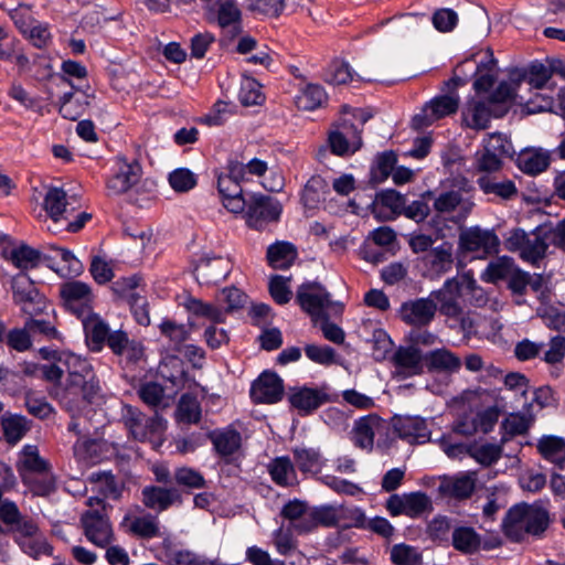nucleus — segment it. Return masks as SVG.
Wrapping results in <instances>:
<instances>
[{
  "label": "nucleus",
  "instance_id": "nucleus-61",
  "mask_svg": "<svg viewBox=\"0 0 565 565\" xmlns=\"http://www.w3.org/2000/svg\"><path fill=\"white\" fill-rule=\"evenodd\" d=\"M303 351L317 364L329 366L338 363L335 350L329 345L306 344Z\"/></svg>",
  "mask_w": 565,
  "mask_h": 565
},
{
  "label": "nucleus",
  "instance_id": "nucleus-10",
  "mask_svg": "<svg viewBox=\"0 0 565 565\" xmlns=\"http://www.w3.org/2000/svg\"><path fill=\"white\" fill-rule=\"evenodd\" d=\"M287 399L290 408L297 411L299 416L306 417L312 415L321 406L337 402L338 395L329 393L327 385L317 387L302 385L289 387Z\"/></svg>",
  "mask_w": 565,
  "mask_h": 565
},
{
  "label": "nucleus",
  "instance_id": "nucleus-60",
  "mask_svg": "<svg viewBox=\"0 0 565 565\" xmlns=\"http://www.w3.org/2000/svg\"><path fill=\"white\" fill-rule=\"evenodd\" d=\"M440 490L452 498L467 499L475 490V481L469 476H462L447 484H441Z\"/></svg>",
  "mask_w": 565,
  "mask_h": 565
},
{
  "label": "nucleus",
  "instance_id": "nucleus-26",
  "mask_svg": "<svg viewBox=\"0 0 565 565\" xmlns=\"http://www.w3.org/2000/svg\"><path fill=\"white\" fill-rule=\"evenodd\" d=\"M381 417L376 414H369L358 418L353 425V441L354 445L361 449L373 448L374 444V427L379 425Z\"/></svg>",
  "mask_w": 565,
  "mask_h": 565
},
{
  "label": "nucleus",
  "instance_id": "nucleus-20",
  "mask_svg": "<svg viewBox=\"0 0 565 565\" xmlns=\"http://www.w3.org/2000/svg\"><path fill=\"white\" fill-rule=\"evenodd\" d=\"M318 526L339 527V509L332 504H320L313 507L309 512V518L295 524V530L299 534H307Z\"/></svg>",
  "mask_w": 565,
  "mask_h": 565
},
{
  "label": "nucleus",
  "instance_id": "nucleus-29",
  "mask_svg": "<svg viewBox=\"0 0 565 565\" xmlns=\"http://www.w3.org/2000/svg\"><path fill=\"white\" fill-rule=\"evenodd\" d=\"M425 264L436 274L448 273L452 268V244L444 242L439 246L431 248L424 256Z\"/></svg>",
  "mask_w": 565,
  "mask_h": 565
},
{
  "label": "nucleus",
  "instance_id": "nucleus-57",
  "mask_svg": "<svg viewBox=\"0 0 565 565\" xmlns=\"http://www.w3.org/2000/svg\"><path fill=\"white\" fill-rule=\"evenodd\" d=\"M291 277H284L281 275H274L269 279L268 291L273 300L277 305H286L292 297V291L288 285Z\"/></svg>",
  "mask_w": 565,
  "mask_h": 565
},
{
  "label": "nucleus",
  "instance_id": "nucleus-8",
  "mask_svg": "<svg viewBox=\"0 0 565 565\" xmlns=\"http://www.w3.org/2000/svg\"><path fill=\"white\" fill-rule=\"evenodd\" d=\"M296 302L301 310L308 313L315 321L328 315L326 309L332 306H339L343 309L342 302H333L327 288L319 281L307 280L298 286L296 291Z\"/></svg>",
  "mask_w": 565,
  "mask_h": 565
},
{
  "label": "nucleus",
  "instance_id": "nucleus-4",
  "mask_svg": "<svg viewBox=\"0 0 565 565\" xmlns=\"http://www.w3.org/2000/svg\"><path fill=\"white\" fill-rule=\"evenodd\" d=\"M53 396V394H51ZM54 397L67 412H81L103 401V390L96 373L65 381Z\"/></svg>",
  "mask_w": 565,
  "mask_h": 565
},
{
  "label": "nucleus",
  "instance_id": "nucleus-59",
  "mask_svg": "<svg viewBox=\"0 0 565 565\" xmlns=\"http://www.w3.org/2000/svg\"><path fill=\"white\" fill-rule=\"evenodd\" d=\"M404 201H407L406 196L395 189L382 190L376 193L375 196V202L383 207H387L394 215L393 217H387L386 220H394L399 215Z\"/></svg>",
  "mask_w": 565,
  "mask_h": 565
},
{
  "label": "nucleus",
  "instance_id": "nucleus-30",
  "mask_svg": "<svg viewBox=\"0 0 565 565\" xmlns=\"http://www.w3.org/2000/svg\"><path fill=\"white\" fill-rule=\"evenodd\" d=\"M1 426L4 440L9 445L18 444L31 429V420L19 414L2 416Z\"/></svg>",
  "mask_w": 565,
  "mask_h": 565
},
{
  "label": "nucleus",
  "instance_id": "nucleus-13",
  "mask_svg": "<svg viewBox=\"0 0 565 565\" xmlns=\"http://www.w3.org/2000/svg\"><path fill=\"white\" fill-rule=\"evenodd\" d=\"M140 175L141 166L138 161L128 162L126 158L117 157L106 181V188L115 195L126 193L137 184Z\"/></svg>",
  "mask_w": 565,
  "mask_h": 565
},
{
  "label": "nucleus",
  "instance_id": "nucleus-25",
  "mask_svg": "<svg viewBox=\"0 0 565 565\" xmlns=\"http://www.w3.org/2000/svg\"><path fill=\"white\" fill-rule=\"evenodd\" d=\"M297 258L296 246L286 241L276 242L268 246L266 259L268 266L278 270L289 269Z\"/></svg>",
  "mask_w": 565,
  "mask_h": 565
},
{
  "label": "nucleus",
  "instance_id": "nucleus-44",
  "mask_svg": "<svg viewBox=\"0 0 565 565\" xmlns=\"http://www.w3.org/2000/svg\"><path fill=\"white\" fill-rule=\"evenodd\" d=\"M503 445L501 441L500 444L486 443L481 446L471 444L469 457L473 458L482 467H491L501 459Z\"/></svg>",
  "mask_w": 565,
  "mask_h": 565
},
{
  "label": "nucleus",
  "instance_id": "nucleus-15",
  "mask_svg": "<svg viewBox=\"0 0 565 565\" xmlns=\"http://www.w3.org/2000/svg\"><path fill=\"white\" fill-rule=\"evenodd\" d=\"M284 391L282 379L266 370L252 383L249 396L255 404H276L282 399Z\"/></svg>",
  "mask_w": 565,
  "mask_h": 565
},
{
  "label": "nucleus",
  "instance_id": "nucleus-31",
  "mask_svg": "<svg viewBox=\"0 0 565 565\" xmlns=\"http://www.w3.org/2000/svg\"><path fill=\"white\" fill-rule=\"evenodd\" d=\"M397 163V154L393 150L377 153L375 164L370 170V183L373 186L384 182L393 172Z\"/></svg>",
  "mask_w": 565,
  "mask_h": 565
},
{
  "label": "nucleus",
  "instance_id": "nucleus-12",
  "mask_svg": "<svg viewBox=\"0 0 565 565\" xmlns=\"http://www.w3.org/2000/svg\"><path fill=\"white\" fill-rule=\"evenodd\" d=\"M458 245L462 253H479L486 258L499 253L500 239L493 230L471 226L460 232Z\"/></svg>",
  "mask_w": 565,
  "mask_h": 565
},
{
  "label": "nucleus",
  "instance_id": "nucleus-1",
  "mask_svg": "<svg viewBox=\"0 0 565 565\" xmlns=\"http://www.w3.org/2000/svg\"><path fill=\"white\" fill-rule=\"evenodd\" d=\"M391 362L394 377L407 380L427 373H458L462 362L459 356L446 348L426 353L416 345H399L393 353Z\"/></svg>",
  "mask_w": 565,
  "mask_h": 565
},
{
  "label": "nucleus",
  "instance_id": "nucleus-11",
  "mask_svg": "<svg viewBox=\"0 0 565 565\" xmlns=\"http://www.w3.org/2000/svg\"><path fill=\"white\" fill-rule=\"evenodd\" d=\"M60 298L65 311L77 319L89 317L94 311V294L88 284L81 280L65 281L60 286Z\"/></svg>",
  "mask_w": 565,
  "mask_h": 565
},
{
  "label": "nucleus",
  "instance_id": "nucleus-62",
  "mask_svg": "<svg viewBox=\"0 0 565 565\" xmlns=\"http://www.w3.org/2000/svg\"><path fill=\"white\" fill-rule=\"evenodd\" d=\"M14 542L20 546L23 553L34 559H38L41 555H52L53 553V546L45 540L14 537Z\"/></svg>",
  "mask_w": 565,
  "mask_h": 565
},
{
  "label": "nucleus",
  "instance_id": "nucleus-53",
  "mask_svg": "<svg viewBox=\"0 0 565 565\" xmlns=\"http://www.w3.org/2000/svg\"><path fill=\"white\" fill-rule=\"evenodd\" d=\"M186 308L192 315L207 318L214 323H223L225 320L224 313L220 308L201 299L190 298Z\"/></svg>",
  "mask_w": 565,
  "mask_h": 565
},
{
  "label": "nucleus",
  "instance_id": "nucleus-64",
  "mask_svg": "<svg viewBox=\"0 0 565 565\" xmlns=\"http://www.w3.org/2000/svg\"><path fill=\"white\" fill-rule=\"evenodd\" d=\"M7 347L17 352H26L32 348V337L25 324L23 328H13L8 331Z\"/></svg>",
  "mask_w": 565,
  "mask_h": 565
},
{
  "label": "nucleus",
  "instance_id": "nucleus-35",
  "mask_svg": "<svg viewBox=\"0 0 565 565\" xmlns=\"http://www.w3.org/2000/svg\"><path fill=\"white\" fill-rule=\"evenodd\" d=\"M540 455L552 462L565 461V439L554 435L542 436L537 441Z\"/></svg>",
  "mask_w": 565,
  "mask_h": 565
},
{
  "label": "nucleus",
  "instance_id": "nucleus-3",
  "mask_svg": "<svg viewBox=\"0 0 565 565\" xmlns=\"http://www.w3.org/2000/svg\"><path fill=\"white\" fill-rule=\"evenodd\" d=\"M550 524V512L544 507L520 502L507 511L501 527L509 541L521 543L526 535L542 539Z\"/></svg>",
  "mask_w": 565,
  "mask_h": 565
},
{
  "label": "nucleus",
  "instance_id": "nucleus-6",
  "mask_svg": "<svg viewBox=\"0 0 565 565\" xmlns=\"http://www.w3.org/2000/svg\"><path fill=\"white\" fill-rule=\"evenodd\" d=\"M245 202V221L249 228L263 231L269 223L278 222L281 216L282 205L270 195L247 193Z\"/></svg>",
  "mask_w": 565,
  "mask_h": 565
},
{
  "label": "nucleus",
  "instance_id": "nucleus-2",
  "mask_svg": "<svg viewBox=\"0 0 565 565\" xmlns=\"http://www.w3.org/2000/svg\"><path fill=\"white\" fill-rule=\"evenodd\" d=\"M551 77V68L547 62L534 61L526 67L511 68L507 77L497 83V89L493 94L494 104L531 102L532 99L526 98V93L544 88Z\"/></svg>",
  "mask_w": 565,
  "mask_h": 565
},
{
  "label": "nucleus",
  "instance_id": "nucleus-23",
  "mask_svg": "<svg viewBox=\"0 0 565 565\" xmlns=\"http://www.w3.org/2000/svg\"><path fill=\"white\" fill-rule=\"evenodd\" d=\"M217 191L221 195L224 207L232 213H242L246 206V198L242 189V183L223 177H217Z\"/></svg>",
  "mask_w": 565,
  "mask_h": 565
},
{
  "label": "nucleus",
  "instance_id": "nucleus-7",
  "mask_svg": "<svg viewBox=\"0 0 565 565\" xmlns=\"http://www.w3.org/2000/svg\"><path fill=\"white\" fill-rule=\"evenodd\" d=\"M207 438L213 446L220 462L241 469L244 454L242 451V435L232 425L207 431Z\"/></svg>",
  "mask_w": 565,
  "mask_h": 565
},
{
  "label": "nucleus",
  "instance_id": "nucleus-41",
  "mask_svg": "<svg viewBox=\"0 0 565 565\" xmlns=\"http://www.w3.org/2000/svg\"><path fill=\"white\" fill-rule=\"evenodd\" d=\"M467 81L455 76L448 82L445 83L441 95L433 98L425 106H459L461 104L460 96L458 94V89L460 87H465Z\"/></svg>",
  "mask_w": 565,
  "mask_h": 565
},
{
  "label": "nucleus",
  "instance_id": "nucleus-38",
  "mask_svg": "<svg viewBox=\"0 0 565 565\" xmlns=\"http://www.w3.org/2000/svg\"><path fill=\"white\" fill-rule=\"evenodd\" d=\"M550 163V153L542 150L522 153L518 159L519 168L529 175L540 174L548 168Z\"/></svg>",
  "mask_w": 565,
  "mask_h": 565
},
{
  "label": "nucleus",
  "instance_id": "nucleus-63",
  "mask_svg": "<svg viewBox=\"0 0 565 565\" xmlns=\"http://www.w3.org/2000/svg\"><path fill=\"white\" fill-rule=\"evenodd\" d=\"M450 527L451 523L448 516L437 515L428 523L427 533L433 542L444 544L449 541Z\"/></svg>",
  "mask_w": 565,
  "mask_h": 565
},
{
  "label": "nucleus",
  "instance_id": "nucleus-50",
  "mask_svg": "<svg viewBox=\"0 0 565 565\" xmlns=\"http://www.w3.org/2000/svg\"><path fill=\"white\" fill-rule=\"evenodd\" d=\"M500 428L502 431L501 443L505 444L512 437L526 434L529 430V419L520 413L511 414L503 419Z\"/></svg>",
  "mask_w": 565,
  "mask_h": 565
},
{
  "label": "nucleus",
  "instance_id": "nucleus-28",
  "mask_svg": "<svg viewBox=\"0 0 565 565\" xmlns=\"http://www.w3.org/2000/svg\"><path fill=\"white\" fill-rule=\"evenodd\" d=\"M526 98L532 99L525 103H509L514 106H565V87L564 88H552L546 85L544 88L529 90ZM497 103L495 105H498Z\"/></svg>",
  "mask_w": 565,
  "mask_h": 565
},
{
  "label": "nucleus",
  "instance_id": "nucleus-27",
  "mask_svg": "<svg viewBox=\"0 0 565 565\" xmlns=\"http://www.w3.org/2000/svg\"><path fill=\"white\" fill-rule=\"evenodd\" d=\"M481 536L471 526H457L452 531L451 544L461 554L471 555L481 548Z\"/></svg>",
  "mask_w": 565,
  "mask_h": 565
},
{
  "label": "nucleus",
  "instance_id": "nucleus-43",
  "mask_svg": "<svg viewBox=\"0 0 565 565\" xmlns=\"http://www.w3.org/2000/svg\"><path fill=\"white\" fill-rule=\"evenodd\" d=\"M515 268L514 259L510 256H501L494 262H490L481 278L486 282L497 284L500 280L509 278Z\"/></svg>",
  "mask_w": 565,
  "mask_h": 565
},
{
  "label": "nucleus",
  "instance_id": "nucleus-37",
  "mask_svg": "<svg viewBox=\"0 0 565 565\" xmlns=\"http://www.w3.org/2000/svg\"><path fill=\"white\" fill-rule=\"evenodd\" d=\"M66 192L62 188L50 186L43 199V207L50 218L57 223L66 211Z\"/></svg>",
  "mask_w": 565,
  "mask_h": 565
},
{
  "label": "nucleus",
  "instance_id": "nucleus-49",
  "mask_svg": "<svg viewBox=\"0 0 565 565\" xmlns=\"http://www.w3.org/2000/svg\"><path fill=\"white\" fill-rule=\"evenodd\" d=\"M170 186L178 193H185L198 184V175L188 168H177L168 175Z\"/></svg>",
  "mask_w": 565,
  "mask_h": 565
},
{
  "label": "nucleus",
  "instance_id": "nucleus-17",
  "mask_svg": "<svg viewBox=\"0 0 565 565\" xmlns=\"http://www.w3.org/2000/svg\"><path fill=\"white\" fill-rule=\"evenodd\" d=\"M231 269L232 266L227 259L204 255L195 263L194 276L201 285H217L228 277Z\"/></svg>",
  "mask_w": 565,
  "mask_h": 565
},
{
  "label": "nucleus",
  "instance_id": "nucleus-32",
  "mask_svg": "<svg viewBox=\"0 0 565 565\" xmlns=\"http://www.w3.org/2000/svg\"><path fill=\"white\" fill-rule=\"evenodd\" d=\"M12 294L14 303L20 306L25 302L39 303V299H41L43 295L34 287L31 278L22 273L17 275L12 280Z\"/></svg>",
  "mask_w": 565,
  "mask_h": 565
},
{
  "label": "nucleus",
  "instance_id": "nucleus-5",
  "mask_svg": "<svg viewBox=\"0 0 565 565\" xmlns=\"http://www.w3.org/2000/svg\"><path fill=\"white\" fill-rule=\"evenodd\" d=\"M542 232L543 227L541 225L536 226L531 232L535 237L530 238L523 228H513L510 236L505 239V247L512 253L519 252L522 260L533 266H539L540 262L546 257L548 250L547 233Z\"/></svg>",
  "mask_w": 565,
  "mask_h": 565
},
{
  "label": "nucleus",
  "instance_id": "nucleus-56",
  "mask_svg": "<svg viewBox=\"0 0 565 565\" xmlns=\"http://www.w3.org/2000/svg\"><path fill=\"white\" fill-rule=\"evenodd\" d=\"M429 298L439 303V312L446 317L458 318L462 313L458 299L451 294L438 289L431 291Z\"/></svg>",
  "mask_w": 565,
  "mask_h": 565
},
{
  "label": "nucleus",
  "instance_id": "nucleus-22",
  "mask_svg": "<svg viewBox=\"0 0 565 565\" xmlns=\"http://www.w3.org/2000/svg\"><path fill=\"white\" fill-rule=\"evenodd\" d=\"M81 321L87 348L92 352H100L105 348V343H107V338L110 332L109 324L95 311Z\"/></svg>",
  "mask_w": 565,
  "mask_h": 565
},
{
  "label": "nucleus",
  "instance_id": "nucleus-45",
  "mask_svg": "<svg viewBox=\"0 0 565 565\" xmlns=\"http://www.w3.org/2000/svg\"><path fill=\"white\" fill-rule=\"evenodd\" d=\"M362 78L353 72L350 64L345 61H333L324 72V81L332 85H345L352 81Z\"/></svg>",
  "mask_w": 565,
  "mask_h": 565
},
{
  "label": "nucleus",
  "instance_id": "nucleus-48",
  "mask_svg": "<svg viewBox=\"0 0 565 565\" xmlns=\"http://www.w3.org/2000/svg\"><path fill=\"white\" fill-rule=\"evenodd\" d=\"M339 529H359L365 527L366 514L365 511L356 505H339Z\"/></svg>",
  "mask_w": 565,
  "mask_h": 565
},
{
  "label": "nucleus",
  "instance_id": "nucleus-21",
  "mask_svg": "<svg viewBox=\"0 0 565 565\" xmlns=\"http://www.w3.org/2000/svg\"><path fill=\"white\" fill-rule=\"evenodd\" d=\"M142 503L146 508L167 511L173 504L182 503V495L177 488H164L160 486H146L141 490Z\"/></svg>",
  "mask_w": 565,
  "mask_h": 565
},
{
  "label": "nucleus",
  "instance_id": "nucleus-18",
  "mask_svg": "<svg viewBox=\"0 0 565 565\" xmlns=\"http://www.w3.org/2000/svg\"><path fill=\"white\" fill-rule=\"evenodd\" d=\"M436 311L437 303L431 298H417L403 302L399 316L406 324L423 328L430 324Z\"/></svg>",
  "mask_w": 565,
  "mask_h": 565
},
{
  "label": "nucleus",
  "instance_id": "nucleus-52",
  "mask_svg": "<svg viewBox=\"0 0 565 565\" xmlns=\"http://www.w3.org/2000/svg\"><path fill=\"white\" fill-rule=\"evenodd\" d=\"M130 531L135 535L146 540L160 536L159 522L157 518L150 513L135 518L130 524Z\"/></svg>",
  "mask_w": 565,
  "mask_h": 565
},
{
  "label": "nucleus",
  "instance_id": "nucleus-54",
  "mask_svg": "<svg viewBox=\"0 0 565 565\" xmlns=\"http://www.w3.org/2000/svg\"><path fill=\"white\" fill-rule=\"evenodd\" d=\"M271 480L280 486H289L288 476L295 472L294 465L288 456L276 457L268 466Z\"/></svg>",
  "mask_w": 565,
  "mask_h": 565
},
{
  "label": "nucleus",
  "instance_id": "nucleus-51",
  "mask_svg": "<svg viewBox=\"0 0 565 565\" xmlns=\"http://www.w3.org/2000/svg\"><path fill=\"white\" fill-rule=\"evenodd\" d=\"M21 452L24 456V459L18 465L20 473H22V470L39 473L47 471L49 463L40 457L36 446L24 445Z\"/></svg>",
  "mask_w": 565,
  "mask_h": 565
},
{
  "label": "nucleus",
  "instance_id": "nucleus-24",
  "mask_svg": "<svg viewBox=\"0 0 565 565\" xmlns=\"http://www.w3.org/2000/svg\"><path fill=\"white\" fill-rule=\"evenodd\" d=\"M2 256L22 271L36 268L42 262V253L25 243H21L10 250L3 249Z\"/></svg>",
  "mask_w": 565,
  "mask_h": 565
},
{
  "label": "nucleus",
  "instance_id": "nucleus-33",
  "mask_svg": "<svg viewBox=\"0 0 565 565\" xmlns=\"http://www.w3.org/2000/svg\"><path fill=\"white\" fill-rule=\"evenodd\" d=\"M328 183L320 174H313L303 185L300 193V202L307 210H315L321 202V193L326 191Z\"/></svg>",
  "mask_w": 565,
  "mask_h": 565
},
{
  "label": "nucleus",
  "instance_id": "nucleus-58",
  "mask_svg": "<svg viewBox=\"0 0 565 565\" xmlns=\"http://www.w3.org/2000/svg\"><path fill=\"white\" fill-rule=\"evenodd\" d=\"M391 562L394 565H419L422 555L417 552L416 547L398 543L393 545L391 550Z\"/></svg>",
  "mask_w": 565,
  "mask_h": 565
},
{
  "label": "nucleus",
  "instance_id": "nucleus-55",
  "mask_svg": "<svg viewBox=\"0 0 565 565\" xmlns=\"http://www.w3.org/2000/svg\"><path fill=\"white\" fill-rule=\"evenodd\" d=\"M25 327L30 330L31 337L41 335L45 340L63 342V334L50 321L38 318H28Z\"/></svg>",
  "mask_w": 565,
  "mask_h": 565
},
{
  "label": "nucleus",
  "instance_id": "nucleus-34",
  "mask_svg": "<svg viewBox=\"0 0 565 565\" xmlns=\"http://www.w3.org/2000/svg\"><path fill=\"white\" fill-rule=\"evenodd\" d=\"M457 110L458 108H422L420 113L412 117L409 127L414 131L422 132L436 121L456 114Z\"/></svg>",
  "mask_w": 565,
  "mask_h": 565
},
{
  "label": "nucleus",
  "instance_id": "nucleus-9",
  "mask_svg": "<svg viewBox=\"0 0 565 565\" xmlns=\"http://www.w3.org/2000/svg\"><path fill=\"white\" fill-rule=\"evenodd\" d=\"M498 60L493 55L491 47H487L484 56L477 63L473 74L472 88L480 102L473 106H484L486 103L494 104L493 94L497 89L498 79ZM469 106L470 102H467Z\"/></svg>",
  "mask_w": 565,
  "mask_h": 565
},
{
  "label": "nucleus",
  "instance_id": "nucleus-19",
  "mask_svg": "<svg viewBox=\"0 0 565 565\" xmlns=\"http://www.w3.org/2000/svg\"><path fill=\"white\" fill-rule=\"evenodd\" d=\"M158 375L170 386L174 393L183 390L192 380L185 369L184 361L175 354H167L163 356L158 366Z\"/></svg>",
  "mask_w": 565,
  "mask_h": 565
},
{
  "label": "nucleus",
  "instance_id": "nucleus-39",
  "mask_svg": "<svg viewBox=\"0 0 565 565\" xmlns=\"http://www.w3.org/2000/svg\"><path fill=\"white\" fill-rule=\"evenodd\" d=\"M404 504L405 515L411 519H418L434 509L429 495L423 491L404 493Z\"/></svg>",
  "mask_w": 565,
  "mask_h": 565
},
{
  "label": "nucleus",
  "instance_id": "nucleus-46",
  "mask_svg": "<svg viewBox=\"0 0 565 565\" xmlns=\"http://www.w3.org/2000/svg\"><path fill=\"white\" fill-rule=\"evenodd\" d=\"M262 88L263 86L256 79L252 77L244 78L238 94L242 106H263L266 96Z\"/></svg>",
  "mask_w": 565,
  "mask_h": 565
},
{
  "label": "nucleus",
  "instance_id": "nucleus-16",
  "mask_svg": "<svg viewBox=\"0 0 565 565\" xmlns=\"http://www.w3.org/2000/svg\"><path fill=\"white\" fill-rule=\"evenodd\" d=\"M392 428L397 437L408 444H425L430 439L427 423L419 416L395 415L392 418Z\"/></svg>",
  "mask_w": 565,
  "mask_h": 565
},
{
  "label": "nucleus",
  "instance_id": "nucleus-47",
  "mask_svg": "<svg viewBox=\"0 0 565 565\" xmlns=\"http://www.w3.org/2000/svg\"><path fill=\"white\" fill-rule=\"evenodd\" d=\"M178 420L183 424H199L202 418V408L194 396L184 394L177 407Z\"/></svg>",
  "mask_w": 565,
  "mask_h": 565
},
{
  "label": "nucleus",
  "instance_id": "nucleus-42",
  "mask_svg": "<svg viewBox=\"0 0 565 565\" xmlns=\"http://www.w3.org/2000/svg\"><path fill=\"white\" fill-rule=\"evenodd\" d=\"M296 466L301 472L321 471L323 462L319 449L315 448H295L292 450Z\"/></svg>",
  "mask_w": 565,
  "mask_h": 565
},
{
  "label": "nucleus",
  "instance_id": "nucleus-36",
  "mask_svg": "<svg viewBox=\"0 0 565 565\" xmlns=\"http://www.w3.org/2000/svg\"><path fill=\"white\" fill-rule=\"evenodd\" d=\"M477 184L484 194H495L502 200H511L518 194L516 185L512 180L497 182L489 175H481L477 179Z\"/></svg>",
  "mask_w": 565,
  "mask_h": 565
},
{
  "label": "nucleus",
  "instance_id": "nucleus-14",
  "mask_svg": "<svg viewBox=\"0 0 565 565\" xmlns=\"http://www.w3.org/2000/svg\"><path fill=\"white\" fill-rule=\"evenodd\" d=\"M85 537L94 545L105 548L115 541L111 523L98 510H86L81 516Z\"/></svg>",
  "mask_w": 565,
  "mask_h": 565
},
{
  "label": "nucleus",
  "instance_id": "nucleus-40",
  "mask_svg": "<svg viewBox=\"0 0 565 565\" xmlns=\"http://www.w3.org/2000/svg\"><path fill=\"white\" fill-rule=\"evenodd\" d=\"M63 358L64 372L67 373L65 381H73L84 375L96 373L93 364L87 358L72 351Z\"/></svg>",
  "mask_w": 565,
  "mask_h": 565
}]
</instances>
